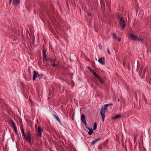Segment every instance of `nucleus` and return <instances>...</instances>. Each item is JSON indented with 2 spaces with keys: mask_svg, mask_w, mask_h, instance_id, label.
I'll list each match as a JSON object with an SVG mask.
<instances>
[{
  "mask_svg": "<svg viewBox=\"0 0 151 151\" xmlns=\"http://www.w3.org/2000/svg\"><path fill=\"white\" fill-rule=\"evenodd\" d=\"M20 129H21L22 133L24 137L25 140L30 145H31L32 141L31 140V134L29 131L27 130L26 134L24 132L22 125L20 126Z\"/></svg>",
  "mask_w": 151,
  "mask_h": 151,
  "instance_id": "obj_1",
  "label": "nucleus"
},
{
  "mask_svg": "<svg viewBox=\"0 0 151 151\" xmlns=\"http://www.w3.org/2000/svg\"><path fill=\"white\" fill-rule=\"evenodd\" d=\"M108 106V105L107 104H105L104 106V107L103 108V106L102 107L101 109V110L100 114L102 116L103 121H104V118L105 116V110L107 109V107Z\"/></svg>",
  "mask_w": 151,
  "mask_h": 151,
  "instance_id": "obj_2",
  "label": "nucleus"
},
{
  "mask_svg": "<svg viewBox=\"0 0 151 151\" xmlns=\"http://www.w3.org/2000/svg\"><path fill=\"white\" fill-rule=\"evenodd\" d=\"M119 23L122 28L124 29L125 28V23L122 17L120 18Z\"/></svg>",
  "mask_w": 151,
  "mask_h": 151,
  "instance_id": "obj_3",
  "label": "nucleus"
},
{
  "mask_svg": "<svg viewBox=\"0 0 151 151\" xmlns=\"http://www.w3.org/2000/svg\"><path fill=\"white\" fill-rule=\"evenodd\" d=\"M38 133L37 135V136L41 137L42 136V132L43 131V130L40 126H38L37 128Z\"/></svg>",
  "mask_w": 151,
  "mask_h": 151,
  "instance_id": "obj_4",
  "label": "nucleus"
},
{
  "mask_svg": "<svg viewBox=\"0 0 151 151\" xmlns=\"http://www.w3.org/2000/svg\"><path fill=\"white\" fill-rule=\"evenodd\" d=\"M39 74L38 73V72L35 71L34 70L33 71V76L32 78V80L33 81L35 80V79L37 78V77H38Z\"/></svg>",
  "mask_w": 151,
  "mask_h": 151,
  "instance_id": "obj_5",
  "label": "nucleus"
},
{
  "mask_svg": "<svg viewBox=\"0 0 151 151\" xmlns=\"http://www.w3.org/2000/svg\"><path fill=\"white\" fill-rule=\"evenodd\" d=\"M104 61L105 58L104 57L103 58L101 57L99 58L98 60L99 62L102 65H104L105 64Z\"/></svg>",
  "mask_w": 151,
  "mask_h": 151,
  "instance_id": "obj_6",
  "label": "nucleus"
},
{
  "mask_svg": "<svg viewBox=\"0 0 151 151\" xmlns=\"http://www.w3.org/2000/svg\"><path fill=\"white\" fill-rule=\"evenodd\" d=\"M20 0H13V3L15 6H17L20 4Z\"/></svg>",
  "mask_w": 151,
  "mask_h": 151,
  "instance_id": "obj_7",
  "label": "nucleus"
},
{
  "mask_svg": "<svg viewBox=\"0 0 151 151\" xmlns=\"http://www.w3.org/2000/svg\"><path fill=\"white\" fill-rule=\"evenodd\" d=\"M123 64L124 66H126L128 69L129 70V66L128 63L124 59L123 62Z\"/></svg>",
  "mask_w": 151,
  "mask_h": 151,
  "instance_id": "obj_8",
  "label": "nucleus"
},
{
  "mask_svg": "<svg viewBox=\"0 0 151 151\" xmlns=\"http://www.w3.org/2000/svg\"><path fill=\"white\" fill-rule=\"evenodd\" d=\"M49 60L51 63L55 62V60H53L50 58H46L45 59L43 60V62L45 63L46 61Z\"/></svg>",
  "mask_w": 151,
  "mask_h": 151,
  "instance_id": "obj_9",
  "label": "nucleus"
},
{
  "mask_svg": "<svg viewBox=\"0 0 151 151\" xmlns=\"http://www.w3.org/2000/svg\"><path fill=\"white\" fill-rule=\"evenodd\" d=\"M130 38L133 40H136L137 39V36L134 35L133 34H131L129 35Z\"/></svg>",
  "mask_w": 151,
  "mask_h": 151,
  "instance_id": "obj_10",
  "label": "nucleus"
},
{
  "mask_svg": "<svg viewBox=\"0 0 151 151\" xmlns=\"http://www.w3.org/2000/svg\"><path fill=\"white\" fill-rule=\"evenodd\" d=\"M46 50L44 49L42 50V55L43 56V60L44 59H45L46 57Z\"/></svg>",
  "mask_w": 151,
  "mask_h": 151,
  "instance_id": "obj_11",
  "label": "nucleus"
},
{
  "mask_svg": "<svg viewBox=\"0 0 151 151\" xmlns=\"http://www.w3.org/2000/svg\"><path fill=\"white\" fill-rule=\"evenodd\" d=\"M53 116L55 117V118L56 119V120L59 122V123L61 124V122L58 116L56 115L55 114H53Z\"/></svg>",
  "mask_w": 151,
  "mask_h": 151,
  "instance_id": "obj_12",
  "label": "nucleus"
},
{
  "mask_svg": "<svg viewBox=\"0 0 151 151\" xmlns=\"http://www.w3.org/2000/svg\"><path fill=\"white\" fill-rule=\"evenodd\" d=\"M122 117L121 115L119 114H117L115 115V116L113 118V119H114L120 118Z\"/></svg>",
  "mask_w": 151,
  "mask_h": 151,
  "instance_id": "obj_13",
  "label": "nucleus"
},
{
  "mask_svg": "<svg viewBox=\"0 0 151 151\" xmlns=\"http://www.w3.org/2000/svg\"><path fill=\"white\" fill-rule=\"evenodd\" d=\"M146 70H148V68L147 67H145V68L144 70L143 71V75L141 76V77L142 78H144L145 77V74L146 72Z\"/></svg>",
  "mask_w": 151,
  "mask_h": 151,
  "instance_id": "obj_14",
  "label": "nucleus"
},
{
  "mask_svg": "<svg viewBox=\"0 0 151 151\" xmlns=\"http://www.w3.org/2000/svg\"><path fill=\"white\" fill-rule=\"evenodd\" d=\"M101 139L99 138L98 139H96L94 140H93L92 142L91 143V145H94L96 142L100 140Z\"/></svg>",
  "mask_w": 151,
  "mask_h": 151,
  "instance_id": "obj_15",
  "label": "nucleus"
},
{
  "mask_svg": "<svg viewBox=\"0 0 151 151\" xmlns=\"http://www.w3.org/2000/svg\"><path fill=\"white\" fill-rule=\"evenodd\" d=\"M96 78H97V79L101 83V84H103L104 83V81L103 80V79L101 77H100L99 76H98V77H97Z\"/></svg>",
  "mask_w": 151,
  "mask_h": 151,
  "instance_id": "obj_16",
  "label": "nucleus"
},
{
  "mask_svg": "<svg viewBox=\"0 0 151 151\" xmlns=\"http://www.w3.org/2000/svg\"><path fill=\"white\" fill-rule=\"evenodd\" d=\"M91 72L92 73L93 75L96 77H97L99 76L94 70H91Z\"/></svg>",
  "mask_w": 151,
  "mask_h": 151,
  "instance_id": "obj_17",
  "label": "nucleus"
},
{
  "mask_svg": "<svg viewBox=\"0 0 151 151\" xmlns=\"http://www.w3.org/2000/svg\"><path fill=\"white\" fill-rule=\"evenodd\" d=\"M81 119L82 122L86 121L85 116L84 114H81Z\"/></svg>",
  "mask_w": 151,
  "mask_h": 151,
  "instance_id": "obj_18",
  "label": "nucleus"
},
{
  "mask_svg": "<svg viewBox=\"0 0 151 151\" xmlns=\"http://www.w3.org/2000/svg\"><path fill=\"white\" fill-rule=\"evenodd\" d=\"M93 133V131L92 128H91V129L88 132V134H89L90 135H91Z\"/></svg>",
  "mask_w": 151,
  "mask_h": 151,
  "instance_id": "obj_19",
  "label": "nucleus"
},
{
  "mask_svg": "<svg viewBox=\"0 0 151 151\" xmlns=\"http://www.w3.org/2000/svg\"><path fill=\"white\" fill-rule=\"evenodd\" d=\"M97 128V123L96 122H95L93 124V130H96Z\"/></svg>",
  "mask_w": 151,
  "mask_h": 151,
  "instance_id": "obj_20",
  "label": "nucleus"
},
{
  "mask_svg": "<svg viewBox=\"0 0 151 151\" xmlns=\"http://www.w3.org/2000/svg\"><path fill=\"white\" fill-rule=\"evenodd\" d=\"M44 76L42 74H39L38 78L40 79L42 78H43Z\"/></svg>",
  "mask_w": 151,
  "mask_h": 151,
  "instance_id": "obj_21",
  "label": "nucleus"
},
{
  "mask_svg": "<svg viewBox=\"0 0 151 151\" xmlns=\"http://www.w3.org/2000/svg\"><path fill=\"white\" fill-rule=\"evenodd\" d=\"M9 121L13 126H14L15 125L14 122L12 120H9Z\"/></svg>",
  "mask_w": 151,
  "mask_h": 151,
  "instance_id": "obj_22",
  "label": "nucleus"
},
{
  "mask_svg": "<svg viewBox=\"0 0 151 151\" xmlns=\"http://www.w3.org/2000/svg\"><path fill=\"white\" fill-rule=\"evenodd\" d=\"M137 39L136 40H137L139 41H143V39L141 37H137Z\"/></svg>",
  "mask_w": 151,
  "mask_h": 151,
  "instance_id": "obj_23",
  "label": "nucleus"
},
{
  "mask_svg": "<svg viewBox=\"0 0 151 151\" xmlns=\"http://www.w3.org/2000/svg\"><path fill=\"white\" fill-rule=\"evenodd\" d=\"M52 66L54 67H58V65L57 64H55V63L54 62H53V63L52 65Z\"/></svg>",
  "mask_w": 151,
  "mask_h": 151,
  "instance_id": "obj_24",
  "label": "nucleus"
},
{
  "mask_svg": "<svg viewBox=\"0 0 151 151\" xmlns=\"http://www.w3.org/2000/svg\"><path fill=\"white\" fill-rule=\"evenodd\" d=\"M112 35L113 37L114 38H115L116 39L117 37L116 35L114 33H112Z\"/></svg>",
  "mask_w": 151,
  "mask_h": 151,
  "instance_id": "obj_25",
  "label": "nucleus"
},
{
  "mask_svg": "<svg viewBox=\"0 0 151 151\" xmlns=\"http://www.w3.org/2000/svg\"><path fill=\"white\" fill-rule=\"evenodd\" d=\"M116 15L118 19H119L121 16L120 15V14L119 13H118Z\"/></svg>",
  "mask_w": 151,
  "mask_h": 151,
  "instance_id": "obj_26",
  "label": "nucleus"
},
{
  "mask_svg": "<svg viewBox=\"0 0 151 151\" xmlns=\"http://www.w3.org/2000/svg\"><path fill=\"white\" fill-rule=\"evenodd\" d=\"M119 42H120L121 40V38L120 37H118L116 39Z\"/></svg>",
  "mask_w": 151,
  "mask_h": 151,
  "instance_id": "obj_27",
  "label": "nucleus"
},
{
  "mask_svg": "<svg viewBox=\"0 0 151 151\" xmlns=\"http://www.w3.org/2000/svg\"><path fill=\"white\" fill-rule=\"evenodd\" d=\"M87 15H88V16H90L91 17H92V16L91 14L89 12H87Z\"/></svg>",
  "mask_w": 151,
  "mask_h": 151,
  "instance_id": "obj_28",
  "label": "nucleus"
},
{
  "mask_svg": "<svg viewBox=\"0 0 151 151\" xmlns=\"http://www.w3.org/2000/svg\"><path fill=\"white\" fill-rule=\"evenodd\" d=\"M99 47L100 49H102V46L101 44H99Z\"/></svg>",
  "mask_w": 151,
  "mask_h": 151,
  "instance_id": "obj_29",
  "label": "nucleus"
},
{
  "mask_svg": "<svg viewBox=\"0 0 151 151\" xmlns=\"http://www.w3.org/2000/svg\"><path fill=\"white\" fill-rule=\"evenodd\" d=\"M13 127L14 129V131L17 130V127H16V125H15L14 126H13Z\"/></svg>",
  "mask_w": 151,
  "mask_h": 151,
  "instance_id": "obj_30",
  "label": "nucleus"
},
{
  "mask_svg": "<svg viewBox=\"0 0 151 151\" xmlns=\"http://www.w3.org/2000/svg\"><path fill=\"white\" fill-rule=\"evenodd\" d=\"M82 122L84 124V125L86 126H86H87V124H86V121H84V122L83 121Z\"/></svg>",
  "mask_w": 151,
  "mask_h": 151,
  "instance_id": "obj_31",
  "label": "nucleus"
},
{
  "mask_svg": "<svg viewBox=\"0 0 151 151\" xmlns=\"http://www.w3.org/2000/svg\"><path fill=\"white\" fill-rule=\"evenodd\" d=\"M107 52L109 55H110L111 54V53L108 48H107Z\"/></svg>",
  "mask_w": 151,
  "mask_h": 151,
  "instance_id": "obj_32",
  "label": "nucleus"
},
{
  "mask_svg": "<svg viewBox=\"0 0 151 151\" xmlns=\"http://www.w3.org/2000/svg\"><path fill=\"white\" fill-rule=\"evenodd\" d=\"M15 134L17 135V136H18L19 134H18V132H17V130L15 131Z\"/></svg>",
  "mask_w": 151,
  "mask_h": 151,
  "instance_id": "obj_33",
  "label": "nucleus"
},
{
  "mask_svg": "<svg viewBox=\"0 0 151 151\" xmlns=\"http://www.w3.org/2000/svg\"><path fill=\"white\" fill-rule=\"evenodd\" d=\"M87 68L89 70L91 71L92 70V69L89 66H88L87 67Z\"/></svg>",
  "mask_w": 151,
  "mask_h": 151,
  "instance_id": "obj_34",
  "label": "nucleus"
},
{
  "mask_svg": "<svg viewBox=\"0 0 151 151\" xmlns=\"http://www.w3.org/2000/svg\"><path fill=\"white\" fill-rule=\"evenodd\" d=\"M144 100H145V102H146V101H147V99L145 97V96H144Z\"/></svg>",
  "mask_w": 151,
  "mask_h": 151,
  "instance_id": "obj_35",
  "label": "nucleus"
},
{
  "mask_svg": "<svg viewBox=\"0 0 151 151\" xmlns=\"http://www.w3.org/2000/svg\"><path fill=\"white\" fill-rule=\"evenodd\" d=\"M86 128L87 129H88L89 130H90V129H91V128H89V127H88V126H86Z\"/></svg>",
  "mask_w": 151,
  "mask_h": 151,
  "instance_id": "obj_36",
  "label": "nucleus"
},
{
  "mask_svg": "<svg viewBox=\"0 0 151 151\" xmlns=\"http://www.w3.org/2000/svg\"><path fill=\"white\" fill-rule=\"evenodd\" d=\"M107 104L108 105V106H112L113 105V104L112 103L108 104Z\"/></svg>",
  "mask_w": 151,
  "mask_h": 151,
  "instance_id": "obj_37",
  "label": "nucleus"
},
{
  "mask_svg": "<svg viewBox=\"0 0 151 151\" xmlns=\"http://www.w3.org/2000/svg\"><path fill=\"white\" fill-rule=\"evenodd\" d=\"M26 33H28L29 34V32H28V28H27V29Z\"/></svg>",
  "mask_w": 151,
  "mask_h": 151,
  "instance_id": "obj_38",
  "label": "nucleus"
},
{
  "mask_svg": "<svg viewBox=\"0 0 151 151\" xmlns=\"http://www.w3.org/2000/svg\"><path fill=\"white\" fill-rule=\"evenodd\" d=\"M49 64L48 63H47L46 64L45 66H46L48 67L49 66Z\"/></svg>",
  "mask_w": 151,
  "mask_h": 151,
  "instance_id": "obj_39",
  "label": "nucleus"
},
{
  "mask_svg": "<svg viewBox=\"0 0 151 151\" xmlns=\"http://www.w3.org/2000/svg\"><path fill=\"white\" fill-rule=\"evenodd\" d=\"M12 0H9V4H10L12 2Z\"/></svg>",
  "mask_w": 151,
  "mask_h": 151,
  "instance_id": "obj_40",
  "label": "nucleus"
},
{
  "mask_svg": "<svg viewBox=\"0 0 151 151\" xmlns=\"http://www.w3.org/2000/svg\"><path fill=\"white\" fill-rule=\"evenodd\" d=\"M108 139L106 140L104 142V143H106L107 142H108Z\"/></svg>",
  "mask_w": 151,
  "mask_h": 151,
  "instance_id": "obj_41",
  "label": "nucleus"
},
{
  "mask_svg": "<svg viewBox=\"0 0 151 151\" xmlns=\"http://www.w3.org/2000/svg\"><path fill=\"white\" fill-rule=\"evenodd\" d=\"M125 150H126V151H127V148H126V146H125Z\"/></svg>",
  "mask_w": 151,
  "mask_h": 151,
  "instance_id": "obj_42",
  "label": "nucleus"
},
{
  "mask_svg": "<svg viewBox=\"0 0 151 151\" xmlns=\"http://www.w3.org/2000/svg\"><path fill=\"white\" fill-rule=\"evenodd\" d=\"M26 34L27 36L28 37V35H29V34L28 33H26Z\"/></svg>",
  "mask_w": 151,
  "mask_h": 151,
  "instance_id": "obj_43",
  "label": "nucleus"
},
{
  "mask_svg": "<svg viewBox=\"0 0 151 151\" xmlns=\"http://www.w3.org/2000/svg\"><path fill=\"white\" fill-rule=\"evenodd\" d=\"M119 101H120V99H118V102H119Z\"/></svg>",
  "mask_w": 151,
  "mask_h": 151,
  "instance_id": "obj_44",
  "label": "nucleus"
},
{
  "mask_svg": "<svg viewBox=\"0 0 151 151\" xmlns=\"http://www.w3.org/2000/svg\"><path fill=\"white\" fill-rule=\"evenodd\" d=\"M135 140H136V138H135V137L134 138V140H135Z\"/></svg>",
  "mask_w": 151,
  "mask_h": 151,
  "instance_id": "obj_45",
  "label": "nucleus"
},
{
  "mask_svg": "<svg viewBox=\"0 0 151 151\" xmlns=\"http://www.w3.org/2000/svg\"><path fill=\"white\" fill-rule=\"evenodd\" d=\"M98 148H99V149H100V147H98Z\"/></svg>",
  "mask_w": 151,
  "mask_h": 151,
  "instance_id": "obj_46",
  "label": "nucleus"
},
{
  "mask_svg": "<svg viewBox=\"0 0 151 151\" xmlns=\"http://www.w3.org/2000/svg\"><path fill=\"white\" fill-rule=\"evenodd\" d=\"M15 60L16 61H17V62H18V60Z\"/></svg>",
  "mask_w": 151,
  "mask_h": 151,
  "instance_id": "obj_47",
  "label": "nucleus"
},
{
  "mask_svg": "<svg viewBox=\"0 0 151 151\" xmlns=\"http://www.w3.org/2000/svg\"><path fill=\"white\" fill-rule=\"evenodd\" d=\"M122 145L123 146V147H124V143L123 144H122Z\"/></svg>",
  "mask_w": 151,
  "mask_h": 151,
  "instance_id": "obj_48",
  "label": "nucleus"
},
{
  "mask_svg": "<svg viewBox=\"0 0 151 151\" xmlns=\"http://www.w3.org/2000/svg\"><path fill=\"white\" fill-rule=\"evenodd\" d=\"M150 80L151 81V79H150Z\"/></svg>",
  "mask_w": 151,
  "mask_h": 151,
  "instance_id": "obj_49",
  "label": "nucleus"
}]
</instances>
